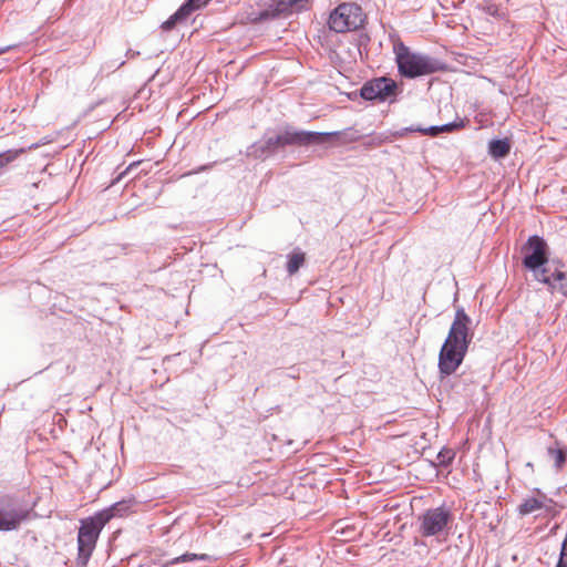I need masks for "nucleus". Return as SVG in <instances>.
<instances>
[{
  "label": "nucleus",
  "instance_id": "obj_1",
  "mask_svg": "<svg viewBox=\"0 0 567 567\" xmlns=\"http://www.w3.org/2000/svg\"><path fill=\"white\" fill-rule=\"evenodd\" d=\"M471 318L463 308L455 312L447 337L439 353V371L443 377L453 374L462 364L472 342Z\"/></svg>",
  "mask_w": 567,
  "mask_h": 567
},
{
  "label": "nucleus",
  "instance_id": "obj_2",
  "mask_svg": "<svg viewBox=\"0 0 567 567\" xmlns=\"http://www.w3.org/2000/svg\"><path fill=\"white\" fill-rule=\"evenodd\" d=\"M111 511H101L91 517L80 520L78 533V567H86L95 549L99 536L104 526L111 520Z\"/></svg>",
  "mask_w": 567,
  "mask_h": 567
},
{
  "label": "nucleus",
  "instance_id": "obj_3",
  "mask_svg": "<svg viewBox=\"0 0 567 567\" xmlns=\"http://www.w3.org/2000/svg\"><path fill=\"white\" fill-rule=\"evenodd\" d=\"M346 135L347 134L344 132H305L289 127L276 136L269 137L265 142V145L261 147V152H275L278 148H284L286 146H307L310 144H322L331 138L341 140V137Z\"/></svg>",
  "mask_w": 567,
  "mask_h": 567
},
{
  "label": "nucleus",
  "instance_id": "obj_4",
  "mask_svg": "<svg viewBox=\"0 0 567 567\" xmlns=\"http://www.w3.org/2000/svg\"><path fill=\"white\" fill-rule=\"evenodd\" d=\"M395 61L402 76L414 79L440 71V63L430 56L412 52L402 42L394 45Z\"/></svg>",
  "mask_w": 567,
  "mask_h": 567
},
{
  "label": "nucleus",
  "instance_id": "obj_5",
  "mask_svg": "<svg viewBox=\"0 0 567 567\" xmlns=\"http://www.w3.org/2000/svg\"><path fill=\"white\" fill-rule=\"evenodd\" d=\"M364 20L365 16L360 6L343 2L330 13L328 25L334 32L344 33L360 29Z\"/></svg>",
  "mask_w": 567,
  "mask_h": 567
},
{
  "label": "nucleus",
  "instance_id": "obj_6",
  "mask_svg": "<svg viewBox=\"0 0 567 567\" xmlns=\"http://www.w3.org/2000/svg\"><path fill=\"white\" fill-rule=\"evenodd\" d=\"M452 514L445 507L425 511L420 517L419 533L423 537L440 536L452 522Z\"/></svg>",
  "mask_w": 567,
  "mask_h": 567
},
{
  "label": "nucleus",
  "instance_id": "obj_7",
  "mask_svg": "<svg viewBox=\"0 0 567 567\" xmlns=\"http://www.w3.org/2000/svg\"><path fill=\"white\" fill-rule=\"evenodd\" d=\"M29 516V512L10 497L0 498V532L18 529Z\"/></svg>",
  "mask_w": 567,
  "mask_h": 567
},
{
  "label": "nucleus",
  "instance_id": "obj_8",
  "mask_svg": "<svg viewBox=\"0 0 567 567\" xmlns=\"http://www.w3.org/2000/svg\"><path fill=\"white\" fill-rule=\"evenodd\" d=\"M525 252L523 265L533 271L544 266L547 260V244L539 236H532L523 247Z\"/></svg>",
  "mask_w": 567,
  "mask_h": 567
},
{
  "label": "nucleus",
  "instance_id": "obj_9",
  "mask_svg": "<svg viewBox=\"0 0 567 567\" xmlns=\"http://www.w3.org/2000/svg\"><path fill=\"white\" fill-rule=\"evenodd\" d=\"M396 91V84L388 78H378L363 84L360 95L368 101H385L393 96Z\"/></svg>",
  "mask_w": 567,
  "mask_h": 567
},
{
  "label": "nucleus",
  "instance_id": "obj_10",
  "mask_svg": "<svg viewBox=\"0 0 567 567\" xmlns=\"http://www.w3.org/2000/svg\"><path fill=\"white\" fill-rule=\"evenodd\" d=\"M556 503L547 497V495L539 489H536V494L528 496L518 505L517 513L520 516H526L536 512H544L547 515L555 514Z\"/></svg>",
  "mask_w": 567,
  "mask_h": 567
},
{
  "label": "nucleus",
  "instance_id": "obj_11",
  "mask_svg": "<svg viewBox=\"0 0 567 567\" xmlns=\"http://www.w3.org/2000/svg\"><path fill=\"white\" fill-rule=\"evenodd\" d=\"M536 279L548 286L550 293L559 292L567 298V274L561 270L543 268L535 275Z\"/></svg>",
  "mask_w": 567,
  "mask_h": 567
},
{
  "label": "nucleus",
  "instance_id": "obj_12",
  "mask_svg": "<svg viewBox=\"0 0 567 567\" xmlns=\"http://www.w3.org/2000/svg\"><path fill=\"white\" fill-rule=\"evenodd\" d=\"M464 127H465V121L460 120V121H455V122L444 124L441 126H431L427 128L417 127V128H413L412 131L420 132L423 135L436 136L440 133H450V132H454V131H457V130H461Z\"/></svg>",
  "mask_w": 567,
  "mask_h": 567
},
{
  "label": "nucleus",
  "instance_id": "obj_13",
  "mask_svg": "<svg viewBox=\"0 0 567 567\" xmlns=\"http://www.w3.org/2000/svg\"><path fill=\"white\" fill-rule=\"evenodd\" d=\"M511 152V143L508 140H493L488 144V153L495 158L506 157Z\"/></svg>",
  "mask_w": 567,
  "mask_h": 567
},
{
  "label": "nucleus",
  "instance_id": "obj_14",
  "mask_svg": "<svg viewBox=\"0 0 567 567\" xmlns=\"http://www.w3.org/2000/svg\"><path fill=\"white\" fill-rule=\"evenodd\" d=\"M305 261H306L305 252H302L300 250H295L289 256V259L287 262V271L289 272V275H295L300 269V267L303 266Z\"/></svg>",
  "mask_w": 567,
  "mask_h": 567
},
{
  "label": "nucleus",
  "instance_id": "obj_15",
  "mask_svg": "<svg viewBox=\"0 0 567 567\" xmlns=\"http://www.w3.org/2000/svg\"><path fill=\"white\" fill-rule=\"evenodd\" d=\"M206 560L208 559V555L206 554H193V553H186L184 555H181L178 557L173 558L172 560L165 563L162 565V567H168L169 565L181 564V563H188L194 560Z\"/></svg>",
  "mask_w": 567,
  "mask_h": 567
},
{
  "label": "nucleus",
  "instance_id": "obj_16",
  "mask_svg": "<svg viewBox=\"0 0 567 567\" xmlns=\"http://www.w3.org/2000/svg\"><path fill=\"white\" fill-rule=\"evenodd\" d=\"M25 153V148L8 150L0 154V171Z\"/></svg>",
  "mask_w": 567,
  "mask_h": 567
},
{
  "label": "nucleus",
  "instance_id": "obj_17",
  "mask_svg": "<svg viewBox=\"0 0 567 567\" xmlns=\"http://www.w3.org/2000/svg\"><path fill=\"white\" fill-rule=\"evenodd\" d=\"M188 17L189 16L185 11H182L181 7L174 14L163 22L162 28L166 31L172 30L176 23L186 20Z\"/></svg>",
  "mask_w": 567,
  "mask_h": 567
},
{
  "label": "nucleus",
  "instance_id": "obj_18",
  "mask_svg": "<svg viewBox=\"0 0 567 567\" xmlns=\"http://www.w3.org/2000/svg\"><path fill=\"white\" fill-rule=\"evenodd\" d=\"M548 454L554 460L555 466L561 468L566 462V451L560 447H549Z\"/></svg>",
  "mask_w": 567,
  "mask_h": 567
},
{
  "label": "nucleus",
  "instance_id": "obj_19",
  "mask_svg": "<svg viewBox=\"0 0 567 567\" xmlns=\"http://www.w3.org/2000/svg\"><path fill=\"white\" fill-rule=\"evenodd\" d=\"M210 0H187L184 4H182V11H185L188 16L192 12L205 7Z\"/></svg>",
  "mask_w": 567,
  "mask_h": 567
},
{
  "label": "nucleus",
  "instance_id": "obj_20",
  "mask_svg": "<svg viewBox=\"0 0 567 567\" xmlns=\"http://www.w3.org/2000/svg\"><path fill=\"white\" fill-rule=\"evenodd\" d=\"M566 549H567V538L563 543V548H561L560 557H559V560H558L556 567H567V563H565V560H564V558L566 556Z\"/></svg>",
  "mask_w": 567,
  "mask_h": 567
},
{
  "label": "nucleus",
  "instance_id": "obj_21",
  "mask_svg": "<svg viewBox=\"0 0 567 567\" xmlns=\"http://www.w3.org/2000/svg\"><path fill=\"white\" fill-rule=\"evenodd\" d=\"M277 14H278V12L276 10H271V11L266 10L260 13L259 19L260 20L272 19V18L277 17Z\"/></svg>",
  "mask_w": 567,
  "mask_h": 567
},
{
  "label": "nucleus",
  "instance_id": "obj_22",
  "mask_svg": "<svg viewBox=\"0 0 567 567\" xmlns=\"http://www.w3.org/2000/svg\"><path fill=\"white\" fill-rule=\"evenodd\" d=\"M14 45H9V47H6V48H1L0 49V55L8 52L9 50L13 49Z\"/></svg>",
  "mask_w": 567,
  "mask_h": 567
},
{
  "label": "nucleus",
  "instance_id": "obj_23",
  "mask_svg": "<svg viewBox=\"0 0 567 567\" xmlns=\"http://www.w3.org/2000/svg\"><path fill=\"white\" fill-rule=\"evenodd\" d=\"M357 140H358V137H357V136H350V137L343 138V140H342V142H343V143H348V142H354V141H357Z\"/></svg>",
  "mask_w": 567,
  "mask_h": 567
},
{
  "label": "nucleus",
  "instance_id": "obj_24",
  "mask_svg": "<svg viewBox=\"0 0 567 567\" xmlns=\"http://www.w3.org/2000/svg\"><path fill=\"white\" fill-rule=\"evenodd\" d=\"M138 567H151V566H147V565H141V566H138Z\"/></svg>",
  "mask_w": 567,
  "mask_h": 567
}]
</instances>
